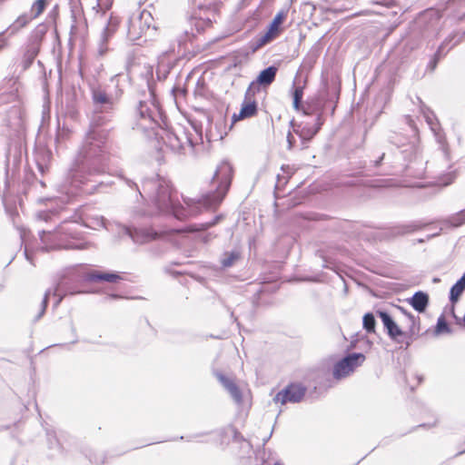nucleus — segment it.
Instances as JSON below:
<instances>
[{
	"instance_id": "obj_1",
	"label": "nucleus",
	"mask_w": 465,
	"mask_h": 465,
	"mask_svg": "<svg viewBox=\"0 0 465 465\" xmlns=\"http://www.w3.org/2000/svg\"><path fill=\"white\" fill-rule=\"evenodd\" d=\"M232 165L223 161L216 168L211 181L210 191L201 199L182 197L173 192L169 180L155 176L145 179L140 195L150 201L152 207L143 216H155L160 214H172L178 220H186L195 217L203 211L215 209L226 195L232 179Z\"/></svg>"
},
{
	"instance_id": "obj_37",
	"label": "nucleus",
	"mask_w": 465,
	"mask_h": 465,
	"mask_svg": "<svg viewBox=\"0 0 465 465\" xmlns=\"http://www.w3.org/2000/svg\"><path fill=\"white\" fill-rule=\"evenodd\" d=\"M401 312L407 317V319L409 320L410 323L411 324V328H410L411 333V334H415L419 331V328L416 327V319H415V317L412 314L407 312L404 310H401Z\"/></svg>"
},
{
	"instance_id": "obj_25",
	"label": "nucleus",
	"mask_w": 465,
	"mask_h": 465,
	"mask_svg": "<svg viewBox=\"0 0 465 465\" xmlns=\"http://www.w3.org/2000/svg\"><path fill=\"white\" fill-rule=\"evenodd\" d=\"M455 35L446 39L438 48L436 54H434V57L430 61V63L428 64V67L433 71L437 65V63L438 61L445 55V53L443 52L444 51V47L445 45H447V43L449 41H450V39L454 38Z\"/></svg>"
},
{
	"instance_id": "obj_32",
	"label": "nucleus",
	"mask_w": 465,
	"mask_h": 465,
	"mask_svg": "<svg viewBox=\"0 0 465 465\" xmlns=\"http://www.w3.org/2000/svg\"><path fill=\"white\" fill-rule=\"evenodd\" d=\"M362 323H363V328L368 332H374L376 322H375V318L372 313H366L363 316Z\"/></svg>"
},
{
	"instance_id": "obj_48",
	"label": "nucleus",
	"mask_w": 465,
	"mask_h": 465,
	"mask_svg": "<svg viewBox=\"0 0 465 465\" xmlns=\"http://www.w3.org/2000/svg\"><path fill=\"white\" fill-rule=\"evenodd\" d=\"M112 298H118L117 295H111Z\"/></svg>"
},
{
	"instance_id": "obj_28",
	"label": "nucleus",
	"mask_w": 465,
	"mask_h": 465,
	"mask_svg": "<svg viewBox=\"0 0 465 465\" xmlns=\"http://www.w3.org/2000/svg\"><path fill=\"white\" fill-rule=\"evenodd\" d=\"M293 107L295 110L300 111L302 107V100L303 96V86H294L293 93Z\"/></svg>"
},
{
	"instance_id": "obj_18",
	"label": "nucleus",
	"mask_w": 465,
	"mask_h": 465,
	"mask_svg": "<svg viewBox=\"0 0 465 465\" xmlns=\"http://www.w3.org/2000/svg\"><path fill=\"white\" fill-rule=\"evenodd\" d=\"M322 124L323 121L315 120L313 126L307 123L302 127L298 126V128H293V131L301 137L302 140L308 142L319 132Z\"/></svg>"
},
{
	"instance_id": "obj_15",
	"label": "nucleus",
	"mask_w": 465,
	"mask_h": 465,
	"mask_svg": "<svg viewBox=\"0 0 465 465\" xmlns=\"http://www.w3.org/2000/svg\"><path fill=\"white\" fill-rule=\"evenodd\" d=\"M215 376L224 387V389L230 393L233 401L240 405L242 402V395L240 388L237 386L234 381L225 376L222 372H216Z\"/></svg>"
},
{
	"instance_id": "obj_43",
	"label": "nucleus",
	"mask_w": 465,
	"mask_h": 465,
	"mask_svg": "<svg viewBox=\"0 0 465 465\" xmlns=\"http://www.w3.org/2000/svg\"><path fill=\"white\" fill-rule=\"evenodd\" d=\"M25 257L26 259L30 262H33L32 260H31V257L28 253V251H27V247L25 246Z\"/></svg>"
},
{
	"instance_id": "obj_16",
	"label": "nucleus",
	"mask_w": 465,
	"mask_h": 465,
	"mask_svg": "<svg viewBox=\"0 0 465 465\" xmlns=\"http://www.w3.org/2000/svg\"><path fill=\"white\" fill-rule=\"evenodd\" d=\"M405 121L409 124V126L411 127V132L413 134L412 140L408 144L399 143L398 141H397L398 137L395 136V137H391V142L393 143H395L399 147L407 146V148H405V149H403L401 151L402 153H409L410 154H416L417 151H418V146H417V142H418L417 129H416V127L414 125L413 120L410 116H408V115L405 116Z\"/></svg>"
},
{
	"instance_id": "obj_39",
	"label": "nucleus",
	"mask_w": 465,
	"mask_h": 465,
	"mask_svg": "<svg viewBox=\"0 0 465 465\" xmlns=\"http://www.w3.org/2000/svg\"><path fill=\"white\" fill-rule=\"evenodd\" d=\"M219 219H220V217L217 216L211 223H202L200 225L201 227H197V228L196 227H191L190 231H202V230H205V229L214 225L218 222Z\"/></svg>"
},
{
	"instance_id": "obj_38",
	"label": "nucleus",
	"mask_w": 465,
	"mask_h": 465,
	"mask_svg": "<svg viewBox=\"0 0 465 465\" xmlns=\"http://www.w3.org/2000/svg\"><path fill=\"white\" fill-rule=\"evenodd\" d=\"M52 215H54V212L51 210L40 211L36 213V217L38 220H43L45 222L51 220Z\"/></svg>"
},
{
	"instance_id": "obj_34",
	"label": "nucleus",
	"mask_w": 465,
	"mask_h": 465,
	"mask_svg": "<svg viewBox=\"0 0 465 465\" xmlns=\"http://www.w3.org/2000/svg\"><path fill=\"white\" fill-rule=\"evenodd\" d=\"M448 222L455 227L460 226L465 223V210H462L452 216H450Z\"/></svg>"
},
{
	"instance_id": "obj_4",
	"label": "nucleus",
	"mask_w": 465,
	"mask_h": 465,
	"mask_svg": "<svg viewBox=\"0 0 465 465\" xmlns=\"http://www.w3.org/2000/svg\"><path fill=\"white\" fill-rule=\"evenodd\" d=\"M120 279V275L115 272H92L84 276H81L77 273V270L75 268L66 269L55 282L54 287L49 288L45 292L39 317L45 313L50 295L54 296V307L57 308L65 296L84 292L83 291L74 289L71 286L73 283L79 282L81 281H104L108 282H115Z\"/></svg>"
},
{
	"instance_id": "obj_26",
	"label": "nucleus",
	"mask_w": 465,
	"mask_h": 465,
	"mask_svg": "<svg viewBox=\"0 0 465 465\" xmlns=\"http://www.w3.org/2000/svg\"><path fill=\"white\" fill-rule=\"evenodd\" d=\"M35 19L31 15L24 14L20 15L15 23L10 26V30L12 33L21 29L25 26L31 20Z\"/></svg>"
},
{
	"instance_id": "obj_14",
	"label": "nucleus",
	"mask_w": 465,
	"mask_h": 465,
	"mask_svg": "<svg viewBox=\"0 0 465 465\" xmlns=\"http://www.w3.org/2000/svg\"><path fill=\"white\" fill-rule=\"evenodd\" d=\"M325 105V98L319 94L315 97L309 99L302 107L305 115H315L317 121H322V112Z\"/></svg>"
},
{
	"instance_id": "obj_41",
	"label": "nucleus",
	"mask_w": 465,
	"mask_h": 465,
	"mask_svg": "<svg viewBox=\"0 0 465 465\" xmlns=\"http://www.w3.org/2000/svg\"><path fill=\"white\" fill-rule=\"evenodd\" d=\"M454 178H455V175L453 173L448 174V180L443 182V184L448 185V184L451 183L452 181L454 180Z\"/></svg>"
},
{
	"instance_id": "obj_9",
	"label": "nucleus",
	"mask_w": 465,
	"mask_h": 465,
	"mask_svg": "<svg viewBox=\"0 0 465 465\" xmlns=\"http://www.w3.org/2000/svg\"><path fill=\"white\" fill-rule=\"evenodd\" d=\"M365 361L362 353H351L336 362L333 366V377L337 380L351 374Z\"/></svg>"
},
{
	"instance_id": "obj_24",
	"label": "nucleus",
	"mask_w": 465,
	"mask_h": 465,
	"mask_svg": "<svg viewBox=\"0 0 465 465\" xmlns=\"http://www.w3.org/2000/svg\"><path fill=\"white\" fill-rule=\"evenodd\" d=\"M72 134H73V131L69 127L65 126L64 124L63 126H61L60 123H58L56 137H55L56 143L58 144L64 143L65 141L70 139Z\"/></svg>"
},
{
	"instance_id": "obj_13",
	"label": "nucleus",
	"mask_w": 465,
	"mask_h": 465,
	"mask_svg": "<svg viewBox=\"0 0 465 465\" xmlns=\"http://www.w3.org/2000/svg\"><path fill=\"white\" fill-rule=\"evenodd\" d=\"M277 71L278 68L273 65L262 70L257 76L256 80L252 82L248 87L246 91V98H248L249 95H253L255 94V89L258 88L259 85L267 87L272 84L275 80Z\"/></svg>"
},
{
	"instance_id": "obj_29",
	"label": "nucleus",
	"mask_w": 465,
	"mask_h": 465,
	"mask_svg": "<svg viewBox=\"0 0 465 465\" xmlns=\"http://www.w3.org/2000/svg\"><path fill=\"white\" fill-rule=\"evenodd\" d=\"M47 0H35V2L32 5L30 15L32 17L36 18L39 16L45 10L46 6Z\"/></svg>"
},
{
	"instance_id": "obj_17",
	"label": "nucleus",
	"mask_w": 465,
	"mask_h": 465,
	"mask_svg": "<svg viewBox=\"0 0 465 465\" xmlns=\"http://www.w3.org/2000/svg\"><path fill=\"white\" fill-rule=\"evenodd\" d=\"M252 95H249L248 98L245 97L244 102L242 103V108L238 114H234L232 116V121L236 122L239 120H242L245 118L252 117L257 113V104L254 100L252 99Z\"/></svg>"
},
{
	"instance_id": "obj_12",
	"label": "nucleus",
	"mask_w": 465,
	"mask_h": 465,
	"mask_svg": "<svg viewBox=\"0 0 465 465\" xmlns=\"http://www.w3.org/2000/svg\"><path fill=\"white\" fill-rule=\"evenodd\" d=\"M306 392V388L299 383H292L285 389L279 391L273 398V401L278 404H285L287 402H299L302 400Z\"/></svg>"
},
{
	"instance_id": "obj_49",
	"label": "nucleus",
	"mask_w": 465,
	"mask_h": 465,
	"mask_svg": "<svg viewBox=\"0 0 465 465\" xmlns=\"http://www.w3.org/2000/svg\"><path fill=\"white\" fill-rule=\"evenodd\" d=\"M274 465H280L279 463H275Z\"/></svg>"
},
{
	"instance_id": "obj_31",
	"label": "nucleus",
	"mask_w": 465,
	"mask_h": 465,
	"mask_svg": "<svg viewBox=\"0 0 465 465\" xmlns=\"http://www.w3.org/2000/svg\"><path fill=\"white\" fill-rule=\"evenodd\" d=\"M278 35L268 30L265 34L257 38L255 47L260 48L275 39Z\"/></svg>"
},
{
	"instance_id": "obj_33",
	"label": "nucleus",
	"mask_w": 465,
	"mask_h": 465,
	"mask_svg": "<svg viewBox=\"0 0 465 465\" xmlns=\"http://www.w3.org/2000/svg\"><path fill=\"white\" fill-rule=\"evenodd\" d=\"M463 291H464V288H463V286H461V282H456L451 287L450 292V300L452 304L457 302L460 295L462 293Z\"/></svg>"
},
{
	"instance_id": "obj_27",
	"label": "nucleus",
	"mask_w": 465,
	"mask_h": 465,
	"mask_svg": "<svg viewBox=\"0 0 465 465\" xmlns=\"http://www.w3.org/2000/svg\"><path fill=\"white\" fill-rule=\"evenodd\" d=\"M285 13L284 12H279L273 18L272 22L271 23L268 30L274 33L276 35L280 33V25L283 22L285 18Z\"/></svg>"
},
{
	"instance_id": "obj_11",
	"label": "nucleus",
	"mask_w": 465,
	"mask_h": 465,
	"mask_svg": "<svg viewBox=\"0 0 465 465\" xmlns=\"http://www.w3.org/2000/svg\"><path fill=\"white\" fill-rule=\"evenodd\" d=\"M420 112L423 114L425 121L427 122L430 130L433 132L435 138L438 143L440 144L443 156L446 158V160H450L449 147L448 144L446 143L445 137L441 132V129L440 127L439 122L435 114L430 108L426 107L425 105H422L420 107Z\"/></svg>"
},
{
	"instance_id": "obj_19",
	"label": "nucleus",
	"mask_w": 465,
	"mask_h": 465,
	"mask_svg": "<svg viewBox=\"0 0 465 465\" xmlns=\"http://www.w3.org/2000/svg\"><path fill=\"white\" fill-rule=\"evenodd\" d=\"M378 314L384 327L387 329L388 334L391 338L396 339V337L403 335L402 331L395 323V322L392 320L389 313H387L386 312H379Z\"/></svg>"
},
{
	"instance_id": "obj_21",
	"label": "nucleus",
	"mask_w": 465,
	"mask_h": 465,
	"mask_svg": "<svg viewBox=\"0 0 465 465\" xmlns=\"http://www.w3.org/2000/svg\"><path fill=\"white\" fill-rule=\"evenodd\" d=\"M411 305L419 312H423L429 303V296L423 292H417L410 301Z\"/></svg>"
},
{
	"instance_id": "obj_22",
	"label": "nucleus",
	"mask_w": 465,
	"mask_h": 465,
	"mask_svg": "<svg viewBox=\"0 0 465 465\" xmlns=\"http://www.w3.org/2000/svg\"><path fill=\"white\" fill-rule=\"evenodd\" d=\"M194 25L198 32L203 31L205 28L210 27L213 22L216 21V14L212 12L211 14L206 15L205 16H200L199 18H194Z\"/></svg>"
},
{
	"instance_id": "obj_8",
	"label": "nucleus",
	"mask_w": 465,
	"mask_h": 465,
	"mask_svg": "<svg viewBox=\"0 0 465 465\" xmlns=\"http://www.w3.org/2000/svg\"><path fill=\"white\" fill-rule=\"evenodd\" d=\"M96 21L103 25L97 41V52L99 55H104L108 51L107 42L118 29L120 19L113 15L107 16L104 12H97Z\"/></svg>"
},
{
	"instance_id": "obj_3",
	"label": "nucleus",
	"mask_w": 465,
	"mask_h": 465,
	"mask_svg": "<svg viewBox=\"0 0 465 465\" xmlns=\"http://www.w3.org/2000/svg\"><path fill=\"white\" fill-rule=\"evenodd\" d=\"M137 113V128L145 133L153 132L156 136H160L165 145L173 152L183 153L193 152L194 142L192 134L184 129L179 128L176 131L161 130V134L154 132L159 125L158 120L160 118V111L155 104L153 102H140Z\"/></svg>"
},
{
	"instance_id": "obj_2",
	"label": "nucleus",
	"mask_w": 465,
	"mask_h": 465,
	"mask_svg": "<svg viewBox=\"0 0 465 465\" xmlns=\"http://www.w3.org/2000/svg\"><path fill=\"white\" fill-rule=\"evenodd\" d=\"M91 123L89 131L80 147L61 191L69 196L77 193L79 188L92 181V177L108 170V131Z\"/></svg>"
},
{
	"instance_id": "obj_10",
	"label": "nucleus",
	"mask_w": 465,
	"mask_h": 465,
	"mask_svg": "<svg viewBox=\"0 0 465 465\" xmlns=\"http://www.w3.org/2000/svg\"><path fill=\"white\" fill-rule=\"evenodd\" d=\"M125 233L138 244H145L164 237L165 232H159L152 227H132L124 226Z\"/></svg>"
},
{
	"instance_id": "obj_36",
	"label": "nucleus",
	"mask_w": 465,
	"mask_h": 465,
	"mask_svg": "<svg viewBox=\"0 0 465 465\" xmlns=\"http://www.w3.org/2000/svg\"><path fill=\"white\" fill-rule=\"evenodd\" d=\"M193 33H189L187 30L183 31L180 35L177 36L178 46L181 47L191 40Z\"/></svg>"
},
{
	"instance_id": "obj_45",
	"label": "nucleus",
	"mask_w": 465,
	"mask_h": 465,
	"mask_svg": "<svg viewBox=\"0 0 465 465\" xmlns=\"http://www.w3.org/2000/svg\"><path fill=\"white\" fill-rule=\"evenodd\" d=\"M126 183H127V184H128L130 187H132L133 185H135V183H134L132 181H129V180H127V181H126Z\"/></svg>"
},
{
	"instance_id": "obj_6",
	"label": "nucleus",
	"mask_w": 465,
	"mask_h": 465,
	"mask_svg": "<svg viewBox=\"0 0 465 465\" xmlns=\"http://www.w3.org/2000/svg\"><path fill=\"white\" fill-rule=\"evenodd\" d=\"M91 94L94 105L91 123L94 125H104L110 121L111 113L118 103L121 91L112 93L101 85H93Z\"/></svg>"
},
{
	"instance_id": "obj_44",
	"label": "nucleus",
	"mask_w": 465,
	"mask_h": 465,
	"mask_svg": "<svg viewBox=\"0 0 465 465\" xmlns=\"http://www.w3.org/2000/svg\"><path fill=\"white\" fill-rule=\"evenodd\" d=\"M384 157V153L381 154V156H380L379 160L375 162V165H378L383 159Z\"/></svg>"
},
{
	"instance_id": "obj_40",
	"label": "nucleus",
	"mask_w": 465,
	"mask_h": 465,
	"mask_svg": "<svg viewBox=\"0 0 465 465\" xmlns=\"http://www.w3.org/2000/svg\"><path fill=\"white\" fill-rule=\"evenodd\" d=\"M287 142H288V148L292 149L294 143V137L292 136V133L289 131L287 134Z\"/></svg>"
},
{
	"instance_id": "obj_47",
	"label": "nucleus",
	"mask_w": 465,
	"mask_h": 465,
	"mask_svg": "<svg viewBox=\"0 0 465 465\" xmlns=\"http://www.w3.org/2000/svg\"><path fill=\"white\" fill-rule=\"evenodd\" d=\"M457 43H458V41H456L455 43H453V45L450 46V48H451L452 46L456 45H457Z\"/></svg>"
},
{
	"instance_id": "obj_20",
	"label": "nucleus",
	"mask_w": 465,
	"mask_h": 465,
	"mask_svg": "<svg viewBox=\"0 0 465 465\" xmlns=\"http://www.w3.org/2000/svg\"><path fill=\"white\" fill-rule=\"evenodd\" d=\"M173 53H174V48L172 47L170 50L163 53L159 56L158 67H157L158 72L163 71L165 73L170 70V68L173 64V61L175 60V55H173Z\"/></svg>"
},
{
	"instance_id": "obj_7",
	"label": "nucleus",
	"mask_w": 465,
	"mask_h": 465,
	"mask_svg": "<svg viewBox=\"0 0 465 465\" xmlns=\"http://www.w3.org/2000/svg\"><path fill=\"white\" fill-rule=\"evenodd\" d=\"M152 14L147 10L134 12L129 18L127 35L131 41H139L143 36L152 38L156 27Z\"/></svg>"
},
{
	"instance_id": "obj_30",
	"label": "nucleus",
	"mask_w": 465,
	"mask_h": 465,
	"mask_svg": "<svg viewBox=\"0 0 465 465\" xmlns=\"http://www.w3.org/2000/svg\"><path fill=\"white\" fill-rule=\"evenodd\" d=\"M84 225L92 229H98L104 226V218L101 216L86 217L84 220Z\"/></svg>"
},
{
	"instance_id": "obj_42",
	"label": "nucleus",
	"mask_w": 465,
	"mask_h": 465,
	"mask_svg": "<svg viewBox=\"0 0 465 465\" xmlns=\"http://www.w3.org/2000/svg\"><path fill=\"white\" fill-rule=\"evenodd\" d=\"M457 282H461V286H463V288H465V272H464V274L461 276V278Z\"/></svg>"
},
{
	"instance_id": "obj_5",
	"label": "nucleus",
	"mask_w": 465,
	"mask_h": 465,
	"mask_svg": "<svg viewBox=\"0 0 465 465\" xmlns=\"http://www.w3.org/2000/svg\"><path fill=\"white\" fill-rule=\"evenodd\" d=\"M39 236L42 249L45 251L87 248L86 242L78 243L81 232L78 225L73 222L62 223L54 232L42 231Z\"/></svg>"
},
{
	"instance_id": "obj_23",
	"label": "nucleus",
	"mask_w": 465,
	"mask_h": 465,
	"mask_svg": "<svg viewBox=\"0 0 465 465\" xmlns=\"http://www.w3.org/2000/svg\"><path fill=\"white\" fill-rule=\"evenodd\" d=\"M241 258V252L238 250L226 252L223 254L221 263L223 267L228 268L232 266Z\"/></svg>"
},
{
	"instance_id": "obj_35",
	"label": "nucleus",
	"mask_w": 465,
	"mask_h": 465,
	"mask_svg": "<svg viewBox=\"0 0 465 465\" xmlns=\"http://www.w3.org/2000/svg\"><path fill=\"white\" fill-rule=\"evenodd\" d=\"M443 332L450 333V329L448 323L446 322L444 317L440 316L438 319V321H437V324H436V328H435V333L436 334H441Z\"/></svg>"
},
{
	"instance_id": "obj_46",
	"label": "nucleus",
	"mask_w": 465,
	"mask_h": 465,
	"mask_svg": "<svg viewBox=\"0 0 465 465\" xmlns=\"http://www.w3.org/2000/svg\"><path fill=\"white\" fill-rule=\"evenodd\" d=\"M203 241H204V242H208V241H209V238H208V236H207V235L203 238Z\"/></svg>"
}]
</instances>
